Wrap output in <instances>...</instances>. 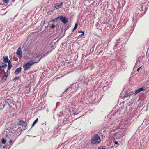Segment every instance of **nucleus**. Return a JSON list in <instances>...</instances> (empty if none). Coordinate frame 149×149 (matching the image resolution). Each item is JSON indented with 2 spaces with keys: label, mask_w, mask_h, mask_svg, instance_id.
Returning <instances> with one entry per match:
<instances>
[{
  "label": "nucleus",
  "mask_w": 149,
  "mask_h": 149,
  "mask_svg": "<svg viewBox=\"0 0 149 149\" xmlns=\"http://www.w3.org/2000/svg\"><path fill=\"white\" fill-rule=\"evenodd\" d=\"M7 76L4 75L2 79V80H5L7 78Z\"/></svg>",
  "instance_id": "obj_19"
},
{
  "label": "nucleus",
  "mask_w": 149,
  "mask_h": 149,
  "mask_svg": "<svg viewBox=\"0 0 149 149\" xmlns=\"http://www.w3.org/2000/svg\"><path fill=\"white\" fill-rule=\"evenodd\" d=\"M53 21L55 22L61 21L64 24H65V17H64L63 16H59L54 19Z\"/></svg>",
  "instance_id": "obj_3"
},
{
  "label": "nucleus",
  "mask_w": 149,
  "mask_h": 149,
  "mask_svg": "<svg viewBox=\"0 0 149 149\" xmlns=\"http://www.w3.org/2000/svg\"><path fill=\"white\" fill-rule=\"evenodd\" d=\"M12 105H14V103L12 102L10 100H6L5 101L4 106L6 105L10 107V108L13 107Z\"/></svg>",
  "instance_id": "obj_5"
},
{
  "label": "nucleus",
  "mask_w": 149,
  "mask_h": 149,
  "mask_svg": "<svg viewBox=\"0 0 149 149\" xmlns=\"http://www.w3.org/2000/svg\"><path fill=\"white\" fill-rule=\"evenodd\" d=\"M4 75H5L6 76H8V70H7L5 73H4Z\"/></svg>",
  "instance_id": "obj_21"
},
{
  "label": "nucleus",
  "mask_w": 149,
  "mask_h": 149,
  "mask_svg": "<svg viewBox=\"0 0 149 149\" xmlns=\"http://www.w3.org/2000/svg\"><path fill=\"white\" fill-rule=\"evenodd\" d=\"M33 63L32 62H31L30 60L28 62L24 63L23 65V68L24 71H26L30 69L33 65Z\"/></svg>",
  "instance_id": "obj_2"
},
{
  "label": "nucleus",
  "mask_w": 149,
  "mask_h": 149,
  "mask_svg": "<svg viewBox=\"0 0 149 149\" xmlns=\"http://www.w3.org/2000/svg\"><path fill=\"white\" fill-rule=\"evenodd\" d=\"M55 25L52 24L50 28L52 29H53L55 27Z\"/></svg>",
  "instance_id": "obj_22"
},
{
  "label": "nucleus",
  "mask_w": 149,
  "mask_h": 149,
  "mask_svg": "<svg viewBox=\"0 0 149 149\" xmlns=\"http://www.w3.org/2000/svg\"><path fill=\"white\" fill-rule=\"evenodd\" d=\"M64 94V93H63V94L61 95V97H63L64 96V95H63Z\"/></svg>",
  "instance_id": "obj_32"
},
{
  "label": "nucleus",
  "mask_w": 149,
  "mask_h": 149,
  "mask_svg": "<svg viewBox=\"0 0 149 149\" xmlns=\"http://www.w3.org/2000/svg\"><path fill=\"white\" fill-rule=\"evenodd\" d=\"M4 62H1V64H3L4 63H8L9 61L8 56H3V57Z\"/></svg>",
  "instance_id": "obj_9"
},
{
  "label": "nucleus",
  "mask_w": 149,
  "mask_h": 149,
  "mask_svg": "<svg viewBox=\"0 0 149 149\" xmlns=\"http://www.w3.org/2000/svg\"><path fill=\"white\" fill-rule=\"evenodd\" d=\"M1 142L2 144H5L6 143V140L4 138L2 139Z\"/></svg>",
  "instance_id": "obj_17"
},
{
  "label": "nucleus",
  "mask_w": 149,
  "mask_h": 149,
  "mask_svg": "<svg viewBox=\"0 0 149 149\" xmlns=\"http://www.w3.org/2000/svg\"><path fill=\"white\" fill-rule=\"evenodd\" d=\"M99 24H96L95 26L96 27H97V26H99Z\"/></svg>",
  "instance_id": "obj_30"
},
{
  "label": "nucleus",
  "mask_w": 149,
  "mask_h": 149,
  "mask_svg": "<svg viewBox=\"0 0 149 149\" xmlns=\"http://www.w3.org/2000/svg\"><path fill=\"white\" fill-rule=\"evenodd\" d=\"M63 122H64V120H63Z\"/></svg>",
  "instance_id": "obj_36"
},
{
  "label": "nucleus",
  "mask_w": 149,
  "mask_h": 149,
  "mask_svg": "<svg viewBox=\"0 0 149 149\" xmlns=\"http://www.w3.org/2000/svg\"><path fill=\"white\" fill-rule=\"evenodd\" d=\"M22 71V68L21 67L17 68L15 70L14 73L16 74H17L21 73Z\"/></svg>",
  "instance_id": "obj_11"
},
{
  "label": "nucleus",
  "mask_w": 149,
  "mask_h": 149,
  "mask_svg": "<svg viewBox=\"0 0 149 149\" xmlns=\"http://www.w3.org/2000/svg\"><path fill=\"white\" fill-rule=\"evenodd\" d=\"M9 143H10V144L11 145L13 143H12V140L11 139H10L9 141Z\"/></svg>",
  "instance_id": "obj_25"
},
{
  "label": "nucleus",
  "mask_w": 149,
  "mask_h": 149,
  "mask_svg": "<svg viewBox=\"0 0 149 149\" xmlns=\"http://www.w3.org/2000/svg\"><path fill=\"white\" fill-rule=\"evenodd\" d=\"M19 77H20L19 76L15 77L13 79V81H15L16 80L18 79Z\"/></svg>",
  "instance_id": "obj_18"
},
{
  "label": "nucleus",
  "mask_w": 149,
  "mask_h": 149,
  "mask_svg": "<svg viewBox=\"0 0 149 149\" xmlns=\"http://www.w3.org/2000/svg\"><path fill=\"white\" fill-rule=\"evenodd\" d=\"M101 141L99 136L97 134H95L91 139V143L93 144H97L100 143Z\"/></svg>",
  "instance_id": "obj_1"
},
{
  "label": "nucleus",
  "mask_w": 149,
  "mask_h": 149,
  "mask_svg": "<svg viewBox=\"0 0 149 149\" xmlns=\"http://www.w3.org/2000/svg\"><path fill=\"white\" fill-rule=\"evenodd\" d=\"M68 18L66 17V23L68 22Z\"/></svg>",
  "instance_id": "obj_28"
},
{
  "label": "nucleus",
  "mask_w": 149,
  "mask_h": 149,
  "mask_svg": "<svg viewBox=\"0 0 149 149\" xmlns=\"http://www.w3.org/2000/svg\"><path fill=\"white\" fill-rule=\"evenodd\" d=\"M16 54L17 56H18V58L20 59H21L22 56V52L21 48L20 47L18 48Z\"/></svg>",
  "instance_id": "obj_6"
},
{
  "label": "nucleus",
  "mask_w": 149,
  "mask_h": 149,
  "mask_svg": "<svg viewBox=\"0 0 149 149\" xmlns=\"http://www.w3.org/2000/svg\"><path fill=\"white\" fill-rule=\"evenodd\" d=\"M8 63V70H10L12 67V63L10 60H9V61Z\"/></svg>",
  "instance_id": "obj_13"
},
{
  "label": "nucleus",
  "mask_w": 149,
  "mask_h": 149,
  "mask_svg": "<svg viewBox=\"0 0 149 149\" xmlns=\"http://www.w3.org/2000/svg\"><path fill=\"white\" fill-rule=\"evenodd\" d=\"M70 89V91H71L72 90V88L71 87H69L68 88L66 89V91H69Z\"/></svg>",
  "instance_id": "obj_20"
},
{
  "label": "nucleus",
  "mask_w": 149,
  "mask_h": 149,
  "mask_svg": "<svg viewBox=\"0 0 149 149\" xmlns=\"http://www.w3.org/2000/svg\"><path fill=\"white\" fill-rule=\"evenodd\" d=\"M38 118H36L35 120L34 121V122L32 124V127H33L34 126L35 124L38 122Z\"/></svg>",
  "instance_id": "obj_15"
},
{
  "label": "nucleus",
  "mask_w": 149,
  "mask_h": 149,
  "mask_svg": "<svg viewBox=\"0 0 149 149\" xmlns=\"http://www.w3.org/2000/svg\"><path fill=\"white\" fill-rule=\"evenodd\" d=\"M105 148L104 146L99 148L98 149H105Z\"/></svg>",
  "instance_id": "obj_26"
},
{
  "label": "nucleus",
  "mask_w": 149,
  "mask_h": 149,
  "mask_svg": "<svg viewBox=\"0 0 149 149\" xmlns=\"http://www.w3.org/2000/svg\"><path fill=\"white\" fill-rule=\"evenodd\" d=\"M7 66V65L6 64H4V65H3L2 66H1V65H0V70H2V68H6V67Z\"/></svg>",
  "instance_id": "obj_14"
},
{
  "label": "nucleus",
  "mask_w": 149,
  "mask_h": 149,
  "mask_svg": "<svg viewBox=\"0 0 149 149\" xmlns=\"http://www.w3.org/2000/svg\"><path fill=\"white\" fill-rule=\"evenodd\" d=\"M141 67H140L138 68H137V71H138H138H139V69H140V68H141Z\"/></svg>",
  "instance_id": "obj_29"
},
{
  "label": "nucleus",
  "mask_w": 149,
  "mask_h": 149,
  "mask_svg": "<svg viewBox=\"0 0 149 149\" xmlns=\"http://www.w3.org/2000/svg\"><path fill=\"white\" fill-rule=\"evenodd\" d=\"M63 3H55L54 4V7L56 9H58L60 8L62 5H63Z\"/></svg>",
  "instance_id": "obj_8"
},
{
  "label": "nucleus",
  "mask_w": 149,
  "mask_h": 149,
  "mask_svg": "<svg viewBox=\"0 0 149 149\" xmlns=\"http://www.w3.org/2000/svg\"><path fill=\"white\" fill-rule=\"evenodd\" d=\"M2 147H3V148H5V146H3Z\"/></svg>",
  "instance_id": "obj_33"
},
{
  "label": "nucleus",
  "mask_w": 149,
  "mask_h": 149,
  "mask_svg": "<svg viewBox=\"0 0 149 149\" xmlns=\"http://www.w3.org/2000/svg\"><path fill=\"white\" fill-rule=\"evenodd\" d=\"M79 32L81 33L82 34H81V35H84V32L83 31H79Z\"/></svg>",
  "instance_id": "obj_24"
},
{
  "label": "nucleus",
  "mask_w": 149,
  "mask_h": 149,
  "mask_svg": "<svg viewBox=\"0 0 149 149\" xmlns=\"http://www.w3.org/2000/svg\"><path fill=\"white\" fill-rule=\"evenodd\" d=\"M18 124L22 126L26 127L27 124L26 122L23 121H19L18 122Z\"/></svg>",
  "instance_id": "obj_12"
},
{
  "label": "nucleus",
  "mask_w": 149,
  "mask_h": 149,
  "mask_svg": "<svg viewBox=\"0 0 149 149\" xmlns=\"http://www.w3.org/2000/svg\"><path fill=\"white\" fill-rule=\"evenodd\" d=\"M91 122H90V124H91Z\"/></svg>",
  "instance_id": "obj_37"
},
{
  "label": "nucleus",
  "mask_w": 149,
  "mask_h": 149,
  "mask_svg": "<svg viewBox=\"0 0 149 149\" xmlns=\"http://www.w3.org/2000/svg\"><path fill=\"white\" fill-rule=\"evenodd\" d=\"M145 87H143L141 88H140L138 89L137 90H136L135 91V93L134 94L135 95H137L138 93L140 92L141 91H143L145 90Z\"/></svg>",
  "instance_id": "obj_10"
},
{
  "label": "nucleus",
  "mask_w": 149,
  "mask_h": 149,
  "mask_svg": "<svg viewBox=\"0 0 149 149\" xmlns=\"http://www.w3.org/2000/svg\"><path fill=\"white\" fill-rule=\"evenodd\" d=\"M42 57H40L39 56H37L34 57L33 59L30 60V61L31 62H32L33 63V65L38 63L40 61Z\"/></svg>",
  "instance_id": "obj_4"
},
{
  "label": "nucleus",
  "mask_w": 149,
  "mask_h": 149,
  "mask_svg": "<svg viewBox=\"0 0 149 149\" xmlns=\"http://www.w3.org/2000/svg\"><path fill=\"white\" fill-rule=\"evenodd\" d=\"M77 26H78V23H77V22L75 24V26L74 27V28L72 30V31H74L75 30H76V29H77Z\"/></svg>",
  "instance_id": "obj_16"
},
{
  "label": "nucleus",
  "mask_w": 149,
  "mask_h": 149,
  "mask_svg": "<svg viewBox=\"0 0 149 149\" xmlns=\"http://www.w3.org/2000/svg\"><path fill=\"white\" fill-rule=\"evenodd\" d=\"M114 143L115 144H117L118 143V141H115L114 142Z\"/></svg>",
  "instance_id": "obj_31"
},
{
  "label": "nucleus",
  "mask_w": 149,
  "mask_h": 149,
  "mask_svg": "<svg viewBox=\"0 0 149 149\" xmlns=\"http://www.w3.org/2000/svg\"><path fill=\"white\" fill-rule=\"evenodd\" d=\"M2 146L1 145V144H0V149H1V147Z\"/></svg>",
  "instance_id": "obj_34"
},
{
  "label": "nucleus",
  "mask_w": 149,
  "mask_h": 149,
  "mask_svg": "<svg viewBox=\"0 0 149 149\" xmlns=\"http://www.w3.org/2000/svg\"><path fill=\"white\" fill-rule=\"evenodd\" d=\"M133 94V93L132 91L127 92L125 93V95L123 96V97H127L132 95Z\"/></svg>",
  "instance_id": "obj_7"
},
{
  "label": "nucleus",
  "mask_w": 149,
  "mask_h": 149,
  "mask_svg": "<svg viewBox=\"0 0 149 149\" xmlns=\"http://www.w3.org/2000/svg\"><path fill=\"white\" fill-rule=\"evenodd\" d=\"M118 5H120V3L118 2ZM118 6H119V5H118Z\"/></svg>",
  "instance_id": "obj_35"
},
{
  "label": "nucleus",
  "mask_w": 149,
  "mask_h": 149,
  "mask_svg": "<svg viewBox=\"0 0 149 149\" xmlns=\"http://www.w3.org/2000/svg\"><path fill=\"white\" fill-rule=\"evenodd\" d=\"M64 144H62L60 146H61L62 148L61 149H65L64 147H63V148H62V147L64 146Z\"/></svg>",
  "instance_id": "obj_27"
},
{
  "label": "nucleus",
  "mask_w": 149,
  "mask_h": 149,
  "mask_svg": "<svg viewBox=\"0 0 149 149\" xmlns=\"http://www.w3.org/2000/svg\"><path fill=\"white\" fill-rule=\"evenodd\" d=\"M3 2L5 3H7L9 1V0H3Z\"/></svg>",
  "instance_id": "obj_23"
}]
</instances>
